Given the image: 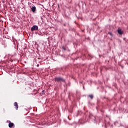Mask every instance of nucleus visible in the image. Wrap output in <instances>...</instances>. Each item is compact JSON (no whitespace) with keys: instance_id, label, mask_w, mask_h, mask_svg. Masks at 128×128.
I'll use <instances>...</instances> for the list:
<instances>
[{"instance_id":"10","label":"nucleus","mask_w":128,"mask_h":128,"mask_svg":"<svg viewBox=\"0 0 128 128\" xmlns=\"http://www.w3.org/2000/svg\"><path fill=\"white\" fill-rule=\"evenodd\" d=\"M37 66H40V64H38Z\"/></svg>"},{"instance_id":"5","label":"nucleus","mask_w":128,"mask_h":128,"mask_svg":"<svg viewBox=\"0 0 128 128\" xmlns=\"http://www.w3.org/2000/svg\"><path fill=\"white\" fill-rule=\"evenodd\" d=\"M118 34H123V32L122 30L120 28H118Z\"/></svg>"},{"instance_id":"6","label":"nucleus","mask_w":128,"mask_h":128,"mask_svg":"<svg viewBox=\"0 0 128 128\" xmlns=\"http://www.w3.org/2000/svg\"><path fill=\"white\" fill-rule=\"evenodd\" d=\"M14 106H15L16 110H18V102H15L14 103Z\"/></svg>"},{"instance_id":"1","label":"nucleus","mask_w":128,"mask_h":128,"mask_svg":"<svg viewBox=\"0 0 128 128\" xmlns=\"http://www.w3.org/2000/svg\"><path fill=\"white\" fill-rule=\"evenodd\" d=\"M56 82H65L64 79L60 77H57L54 78Z\"/></svg>"},{"instance_id":"3","label":"nucleus","mask_w":128,"mask_h":128,"mask_svg":"<svg viewBox=\"0 0 128 128\" xmlns=\"http://www.w3.org/2000/svg\"><path fill=\"white\" fill-rule=\"evenodd\" d=\"M31 10L32 12H36V8L35 7V6L31 7Z\"/></svg>"},{"instance_id":"9","label":"nucleus","mask_w":128,"mask_h":128,"mask_svg":"<svg viewBox=\"0 0 128 128\" xmlns=\"http://www.w3.org/2000/svg\"><path fill=\"white\" fill-rule=\"evenodd\" d=\"M108 34H110L111 36H112V34L111 32H109Z\"/></svg>"},{"instance_id":"7","label":"nucleus","mask_w":128,"mask_h":128,"mask_svg":"<svg viewBox=\"0 0 128 128\" xmlns=\"http://www.w3.org/2000/svg\"><path fill=\"white\" fill-rule=\"evenodd\" d=\"M88 96L91 98V100H92L94 98V95L92 94L89 95Z\"/></svg>"},{"instance_id":"4","label":"nucleus","mask_w":128,"mask_h":128,"mask_svg":"<svg viewBox=\"0 0 128 128\" xmlns=\"http://www.w3.org/2000/svg\"><path fill=\"white\" fill-rule=\"evenodd\" d=\"M8 126L9 128H12V126H14V123L12 122H10L8 124Z\"/></svg>"},{"instance_id":"8","label":"nucleus","mask_w":128,"mask_h":128,"mask_svg":"<svg viewBox=\"0 0 128 128\" xmlns=\"http://www.w3.org/2000/svg\"><path fill=\"white\" fill-rule=\"evenodd\" d=\"M62 50H66L65 48H64V46H62Z\"/></svg>"},{"instance_id":"2","label":"nucleus","mask_w":128,"mask_h":128,"mask_svg":"<svg viewBox=\"0 0 128 128\" xmlns=\"http://www.w3.org/2000/svg\"><path fill=\"white\" fill-rule=\"evenodd\" d=\"M38 30V26H34L32 28H31V30L32 32H34V30Z\"/></svg>"}]
</instances>
